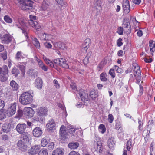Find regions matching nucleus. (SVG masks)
Returning a JSON list of instances; mask_svg holds the SVG:
<instances>
[{
	"mask_svg": "<svg viewBox=\"0 0 155 155\" xmlns=\"http://www.w3.org/2000/svg\"><path fill=\"white\" fill-rule=\"evenodd\" d=\"M33 96L28 92L23 93L19 97V101L24 105L30 104L33 101Z\"/></svg>",
	"mask_w": 155,
	"mask_h": 155,
	"instance_id": "f257e3e1",
	"label": "nucleus"
},
{
	"mask_svg": "<svg viewBox=\"0 0 155 155\" xmlns=\"http://www.w3.org/2000/svg\"><path fill=\"white\" fill-rule=\"evenodd\" d=\"M19 3L20 8L22 10H26L29 9L30 7H32L33 2L31 0H16Z\"/></svg>",
	"mask_w": 155,
	"mask_h": 155,
	"instance_id": "f03ea898",
	"label": "nucleus"
},
{
	"mask_svg": "<svg viewBox=\"0 0 155 155\" xmlns=\"http://www.w3.org/2000/svg\"><path fill=\"white\" fill-rule=\"evenodd\" d=\"M54 62L56 64L59 65L63 68H69V65L68 62L66 60L63 58H59L54 59Z\"/></svg>",
	"mask_w": 155,
	"mask_h": 155,
	"instance_id": "7ed1b4c3",
	"label": "nucleus"
},
{
	"mask_svg": "<svg viewBox=\"0 0 155 155\" xmlns=\"http://www.w3.org/2000/svg\"><path fill=\"white\" fill-rule=\"evenodd\" d=\"M96 138L97 140L94 141V145L93 149L98 153H101L102 148L101 141L99 137H97Z\"/></svg>",
	"mask_w": 155,
	"mask_h": 155,
	"instance_id": "20e7f679",
	"label": "nucleus"
},
{
	"mask_svg": "<svg viewBox=\"0 0 155 155\" xmlns=\"http://www.w3.org/2000/svg\"><path fill=\"white\" fill-rule=\"evenodd\" d=\"M27 125L25 123H19L16 126L15 130L19 134H22L25 133Z\"/></svg>",
	"mask_w": 155,
	"mask_h": 155,
	"instance_id": "39448f33",
	"label": "nucleus"
},
{
	"mask_svg": "<svg viewBox=\"0 0 155 155\" xmlns=\"http://www.w3.org/2000/svg\"><path fill=\"white\" fill-rule=\"evenodd\" d=\"M134 75L137 80V83L139 84L141 78L140 69L139 66H137V67H135L134 70Z\"/></svg>",
	"mask_w": 155,
	"mask_h": 155,
	"instance_id": "423d86ee",
	"label": "nucleus"
},
{
	"mask_svg": "<svg viewBox=\"0 0 155 155\" xmlns=\"http://www.w3.org/2000/svg\"><path fill=\"white\" fill-rule=\"evenodd\" d=\"M77 96H80L81 100L85 102L87 101L88 98V94L87 92L83 89H81L79 90L78 93L77 94Z\"/></svg>",
	"mask_w": 155,
	"mask_h": 155,
	"instance_id": "0eeeda50",
	"label": "nucleus"
},
{
	"mask_svg": "<svg viewBox=\"0 0 155 155\" xmlns=\"http://www.w3.org/2000/svg\"><path fill=\"white\" fill-rule=\"evenodd\" d=\"M46 126L47 130L49 132H53L55 130L56 124L53 120L48 121Z\"/></svg>",
	"mask_w": 155,
	"mask_h": 155,
	"instance_id": "6e6552de",
	"label": "nucleus"
},
{
	"mask_svg": "<svg viewBox=\"0 0 155 155\" xmlns=\"http://www.w3.org/2000/svg\"><path fill=\"white\" fill-rule=\"evenodd\" d=\"M18 22L21 26V27L19 26L18 25H16V26H17L18 28L21 29L22 30V32L24 34L25 36L28 37L27 32L25 30L27 28L26 23L24 21L22 20H20L19 19H18Z\"/></svg>",
	"mask_w": 155,
	"mask_h": 155,
	"instance_id": "1a4fd4ad",
	"label": "nucleus"
},
{
	"mask_svg": "<svg viewBox=\"0 0 155 155\" xmlns=\"http://www.w3.org/2000/svg\"><path fill=\"white\" fill-rule=\"evenodd\" d=\"M24 112L25 115L28 118L33 117L35 114L34 110L30 107H25L24 109Z\"/></svg>",
	"mask_w": 155,
	"mask_h": 155,
	"instance_id": "9d476101",
	"label": "nucleus"
},
{
	"mask_svg": "<svg viewBox=\"0 0 155 155\" xmlns=\"http://www.w3.org/2000/svg\"><path fill=\"white\" fill-rule=\"evenodd\" d=\"M48 110L45 107H40L36 110V113L37 115L43 116H46L47 114Z\"/></svg>",
	"mask_w": 155,
	"mask_h": 155,
	"instance_id": "9b49d317",
	"label": "nucleus"
},
{
	"mask_svg": "<svg viewBox=\"0 0 155 155\" xmlns=\"http://www.w3.org/2000/svg\"><path fill=\"white\" fill-rule=\"evenodd\" d=\"M41 149L39 145H36L33 146L29 150L28 153L30 154L34 155L37 154Z\"/></svg>",
	"mask_w": 155,
	"mask_h": 155,
	"instance_id": "f8f14e48",
	"label": "nucleus"
},
{
	"mask_svg": "<svg viewBox=\"0 0 155 155\" xmlns=\"http://www.w3.org/2000/svg\"><path fill=\"white\" fill-rule=\"evenodd\" d=\"M34 59L37 62L38 66L45 71H47V67L44 64L43 61L40 59L38 58L37 56L34 57Z\"/></svg>",
	"mask_w": 155,
	"mask_h": 155,
	"instance_id": "ddd939ff",
	"label": "nucleus"
},
{
	"mask_svg": "<svg viewBox=\"0 0 155 155\" xmlns=\"http://www.w3.org/2000/svg\"><path fill=\"white\" fill-rule=\"evenodd\" d=\"M28 144L27 143L20 140L18 141L17 146L20 150L24 151L26 150Z\"/></svg>",
	"mask_w": 155,
	"mask_h": 155,
	"instance_id": "4468645a",
	"label": "nucleus"
},
{
	"mask_svg": "<svg viewBox=\"0 0 155 155\" xmlns=\"http://www.w3.org/2000/svg\"><path fill=\"white\" fill-rule=\"evenodd\" d=\"M122 7L124 12L126 13H128L130 12V6L128 0H123Z\"/></svg>",
	"mask_w": 155,
	"mask_h": 155,
	"instance_id": "2eb2a0df",
	"label": "nucleus"
},
{
	"mask_svg": "<svg viewBox=\"0 0 155 155\" xmlns=\"http://www.w3.org/2000/svg\"><path fill=\"white\" fill-rule=\"evenodd\" d=\"M22 134L21 136V138L22 139L21 140L28 144L29 142L30 141L31 139V136L29 134L26 132Z\"/></svg>",
	"mask_w": 155,
	"mask_h": 155,
	"instance_id": "dca6fc26",
	"label": "nucleus"
},
{
	"mask_svg": "<svg viewBox=\"0 0 155 155\" xmlns=\"http://www.w3.org/2000/svg\"><path fill=\"white\" fill-rule=\"evenodd\" d=\"M42 134V131L41 129L39 127H36L33 130V134L35 137H39Z\"/></svg>",
	"mask_w": 155,
	"mask_h": 155,
	"instance_id": "f3484780",
	"label": "nucleus"
},
{
	"mask_svg": "<svg viewBox=\"0 0 155 155\" xmlns=\"http://www.w3.org/2000/svg\"><path fill=\"white\" fill-rule=\"evenodd\" d=\"M43 82L42 79L40 78H37L35 82V85L38 89H41L42 88Z\"/></svg>",
	"mask_w": 155,
	"mask_h": 155,
	"instance_id": "a211bd4d",
	"label": "nucleus"
},
{
	"mask_svg": "<svg viewBox=\"0 0 155 155\" xmlns=\"http://www.w3.org/2000/svg\"><path fill=\"white\" fill-rule=\"evenodd\" d=\"M60 134L61 136L64 138H66L68 137L67 136L68 135L67 130L65 129L64 126L62 125L60 129Z\"/></svg>",
	"mask_w": 155,
	"mask_h": 155,
	"instance_id": "6ab92c4d",
	"label": "nucleus"
},
{
	"mask_svg": "<svg viewBox=\"0 0 155 155\" xmlns=\"http://www.w3.org/2000/svg\"><path fill=\"white\" fill-rule=\"evenodd\" d=\"M91 43V40L90 39L88 38L86 39L84 41V44L81 46L82 49L86 51L87 49L89 47V45Z\"/></svg>",
	"mask_w": 155,
	"mask_h": 155,
	"instance_id": "aec40b11",
	"label": "nucleus"
},
{
	"mask_svg": "<svg viewBox=\"0 0 155 155\" xmlns=\"http://www.w3.org/2000/svg\"><path fill=\"white\" fill-rule=\"evenodd\" d=\"M54 46L56 48L64 50L66 49L65 44L61 42L55 43Z\"/></svg>",
	"mask_w": 155,
	"mask_h": 155,
	"instance_id": "412c9836",
	"label": "nucleus"
},
{
	"mask_svg": "<svg viewBox=\"0 0 155 155\" xmlns=\"http://www.w3.org/2000/svg\"><path fill=\"white\" fill-rule=\"evenodd\" d=\"M8 79V75L2 72V68H0V81L4 82Z\"/></svg>",
	"mask_w": 155,
	"mask_h": 155,
	"instance_id": "4be33fe9",
	"label": "nucleus"
},
{
	"mask_svg": "<svg viewBox=\"0 0 155 155\" xmlns=\"http://www.w3.org/2000/svg\"><path fill=\"white\" fill-rule=\"evenodd\" d=\"M40 38L41 40H50L52 38V36L51 35H47L42 33L40 34Z\"/></svg>",
	"mask_w": 155,
	"mask_h": 155,
	"instance_id": "5701e85b",
	"label": "nucleus"
},
{
	"mask_svg": "<svg viewBox=\"0 0 155 155\" xmlns=\"http://www.w3.org/2000/svg\"><path fill=\"white\" fill-rule=\"evenodd\" d=\"M64 154V150L62 148H59L54 150L52 155H63Z\"/></svg>",
	"mask_w": 155,
	"mask_h": 155,
	"instance_id": "b1692460",
	"label": "nucleus"
},
{
	"mask_svg": "<svg viewBox=\"0 0 155 155\" xmlns=\"http://www.w3.org/2000/svg\"><path fill=\"white\" fill-rule=\"evenodd\" d=\"M30 25L37 30H39L41 29L40 26L36 21H31Z\"/></svg>",
	"mask_w": 155,
	"mask_h": 155,
	"instance_id": "393cba45",
	"label": "nucleus"
},
{
	"mask_svg": "<svg viewBox=\"0 0 155 155\" xmlns=\"http://www.w3.org/2000/svg\"><path fill=\"white\" fill-rule=\"evenodd\" d=\"M79 146V144L78 142H71L68 144V147L71 149L74 150L77 149Z\"/></svg>",
	"mask_w": 155,
	"mask_h": 155,
	"instance_id": "a878e982",
	"label": "nucleus"
},
{
	"mask_svg": "<svg viewBox=\"0 0 155 155\" xmlns=\"http://www.w3.org/2000/svg\"><path fill=\"white\" fill-rule=\"evenodd\" d=\"M12 38L10 35H5L3 38V41L6 44H8L11 41Z\"/></svg>",
	"mask_w": 155,
	"mask_h": 155,
	"instance_id": "bb28decb",
	"label": "nucleus"
},
{
	"mask_svg": "<svg viewBox=\"0 0 155 155\" xmlns=\"http://www.w3.org/2000/svg\"><path fill=\"white\" fill-rule=\"evenodd\" d=\"M10 85L13 90L16 91L18 88V84L14 80L10 82Z\"/></svg>",
	"mask_w": 155,
	"mask_h": 155,
	"instance_id": "cd10ccee",
	"label": "nucleus"
},
{
	"mask_svg": "<svg viewBox=\"0 0 155 155\" xmlns=\"http://www.w3.org/2000/svg\"><path fill=\"white\" fill-rule=\"evenodd\" d=\"M49 3L48 1H44L42 2L41 8L43 10H45L48 8Z\"/></svg>",
	"mask_w": 155,
	"mask_h": 155,
	"instance_id": "c85d7f7f",
	"label": "nucleus"
},
{
	"mask_svg": "<svg viewBox=\"0 0 155 155\" xmlns=\"http://www.w3.org/2000/svg\"><path fill=\"white\" fill-rule=\"evenodd\" d=\"M24 54L21 51H18L15 56V58L17 60H20L24 58Z\"/></svg>",
	"mask_w": 155,
	"mask_h": 155,
	"instance_id": "c756f323",
	"label": "nucleus"
},
{
	"mask_svg": "<svg viewBox=\"0 0 155 155\" xmlns=\"http://www.w3.org/2000/svg\"><path fill=\"white\" fill-rule=\"evenodd\" d=\"M32 40L34 46L37 48H40V43L37 39L35 37H33L32 38Z\"/></svg>",
	"mask_w": 155,
	"mask_h": 155,
	"instance_id": "7c9ffc66",
	"label": "nucleus"
},
{
	"mask_svg": "<svg viewBox=\"0 0 155 155\" xmlns=\"http://www.w3.org/2000/svg\"><path fill=\"white\" fill-rule=\"evenodd\" d=\"M49 142L48 138L46 137H45L41 140V145L43 147H45Z\"/></svg>",
	"mask_w": 155,
	"mask_h": 155,
	"instance_id": "2f4dec72",
	"label": "nucleus"
},
{
	"mask_svg": "<svg viewBox=\"0 0 155 155\" xmlns=\"http://www.w3.org/2000/svg\"><path fill=\"white\" fill-rule=\"evenodd\" d=\"M123 25L124 28H128V31H127L128 32V33L130 32L131 31L130 26V23L128 20H127L126 22L124 21L123 23Z\"/></svg>",
	"mask_w": 155,
	"mask_h": 155,
	"instance_id": "473e14b6",
	"label": "nucleus"
},
{
	"mask_svg": "<svg viewBox=\"0 0 155 155\" xmlns=\"http://www.w3.org/2000/svg\"><path fill=\"white\" fill-rule=\"evenodd\" d=\"M57 3L61 6V10L64 9L67 5L66 3L64 2V0H56Z\"/></svg>",
	"mask_w": 155,
	"mask_h": 155,
	"instance_id": "72a5a7b5",
	"label": "nucleus"
},
{
	"mask_svg": "<svg viewBox=\"0 0 155 155\" xmlns=\"http://www.w3.org/2000/svg\"><path fill=\"white\" fill-rule=\"evenodd\" d=\"M28 72L31 77L35 78L38 76V73L34 69L30 70Z\"/></svg>",
	"mask_w": 155,
	"mask_h": 155,
	"instance_id": "f704fd0d",
	"label": "nucleus"
},
{
	"mask_svg": "<svg viewBox=\"0 0 155 155\" xmlns=\"http://www.w3.org/2000/svg\"><path fill=\"white\" fill-rule=\"evenodd\" d=\"M0 110V120H2L6 118L7 116L5 110L4 109H1Z\"/></svg>",
	"mask_w": 155,
	"mask_h": 155,
	"instance_id": "c9c22d12",
	"label": "nucleus"
},
{
	"mask_svg": "<svg viewBox=\"0 0 155 155\" xmlns=\"http://www.w3.org/2000/svg\"><path fill=\"white\" fill-rule=\"evenodd\" d=\"M153 41L152 40H150L149 41V46L150 51L154 52L155 51V45Z\"/></svg>",
	"mask_w": 155,
	"mask_h": 155,
	"instance_id": "e433bc0d",
	"label": "nucleus"
},
{
	"mask_svg": "<svg viewBox=\"0 0 155 155\" xmlns=\"http://www.w3.org/2000/svg\"><path fill=\"white\" fill-rule=\"evenodd\" d=\"M15 111L13 110L11 108H8L7 111V116L8 117H10L15 114L16 112Z\"/></svg>",
	"mask_w": 155,
	"mask_h": 155,
	"instance_id": "4c0bfd02",
	"label": "nucleus"
},
{
	"mask_svg": "<svg viewBox=\"0 0 155 155\" xmlns=\"http://www.w3.org/2000/svg\"><path fill=\"white\" fill-rule=\"evenodd\" d=\"M107 75L106 73L103 72L100 75V79L101 80L103 81H106L107 79Z\"/></svg>",
	"mask_w": 155,
	"mask_h": 155,
	"instance_id": "58836bf2",
	"label": "nucleus"
},
{
	"mask_svg": "<svg viewBox=\"0 0 155 155\" xmlns=\"http://www.w3.org/2000/svg\"><path fill=\"white\" fill-rule=\"evenodd\" d=\"M32 119L33 121H37L42 122L43 121V119L41 116H35Z\"/></svg>",
	"mask_w": 155,
	"mask_h": 155,
	"instance_id": "ea45409f",
	"label": "nucleus"
},
{
	"mask_svg": "<svg viewBox=\"0 0 155 155\" xmlns=\"http://www.w3.org/2000/svg\"><path fill=\"white\" fill-rule=\"evenodd\" d=\"M115 128L118 131V132L121 133L122 132L123 130L121 125L117 123L115 126Z\"/></svg>",
	"mask_w": 155,
	"mask_h": 155,
	"instance_id": "a19ab883",
	"label": "nucleus"
},
{
	"mask_svg": "<svg viewBox=\"0 0 155 155\" xmlns=\"http://www.w3.org/2000/svg\"><path fill=\"white\" fill-rule=\"evenodd\" d=\"M4 20L7 23H11L12 22V19L8 15H5L4 17Z\"/></svg>",
	"mask_w": 155,
	"mask_h": 155,
	"instance_id": "79ce46f5",
	"label": "nucleus"
},
{
	"mask_svg": "<svg viewBox=\"0 0 155 155\" xmlns=\"http://www.w3.org/2000/svg\"><path fill=\"white\" fill-rule=\"evenodd\" d=\"M2 130L3 131L6 133L9 132L10 130V129L8 128V126L6 124H4L2 127Z\"/></svg>",
	"mask_w": 155,
	"mask_h": 155,
	"instance_id": "37998d69",
	"label": "nucleus"
},
{
	"mask_svg": "<svg viewBox=\"0 0 155 155\" xmlns=\"http://www.w3.org/2000/svg\"><path fill=\"white\" fill-rule=\"evenodd\" d=\"M108 144L110 148L111 149L114 147L115 145L113 140L111 139H109L108 140Z\"/></svg>",
	"mask_w": 155,
	"mask_h": 155,
	"instance_id": "c03bdc74",
	"label": "nucleus"
},
{
	"mask_svg": "<svg viewBox=\"0 0 155 155\" xmlns=\"http://www.w3.org/2000/svg\"><path fill=\"white\" fill-rule=\"evenodd\" d=\"M91 53L89 52L87 56H86L84 58L83 60V63L85 64H87L88 62V59L90 55H91Z\"/></svg>",
	"mask_w": 155,
	"mask_h": 155,
	"instance_id": "a18cd8bd",
	"label": "nucleus"
},
{
	"mask_svg": "<svg viewBox=\"0 0 155 155\" xmlns=\"http://www.w3.org/2000/svg\"><path fill=\"white\" fill-rule=\"evenodd\" d=\"M38 155H48L47 149H43L41 150L39 152Z\"/></svg>",
	"mask_w": 155,
	"mask_h": 155,
	"instance_id": "49530a36",
	"label": "nucleus"
},
{
	"mask_svg": "<svg viewBox=\"0 0 155 155\" xmlns=\"http://www.w3.org/2000/svg\"><path fill=\"white\" fill-rule=\"evenodd\" d=\"M12 74H15V76H16L19 74V71L18 69L15 67L12 69Z\"/></svg>",
	"mask_w": 155,
	"mask_h": 155,
	"instance_id": "de8ad7c7",
	"label": "nucleus"
},
{
	"mask_svg": "<svg viewBox=\"0 0 155 155\" xmlns=\"http://www.w3.org/2000/svg\"><path fill=\"white\" fill-rule=\"evenodd\" d=\"M17 103L14 102L13 103L10 104L8 108L12 109L13 110L16 111V110Z\"/></svg>",
	"mask_w": 155,
	"mask_h": 155,
	"instance_id": "09e8293b",
	"label": "nucleus"
},
{
	"mask_svg": "<svg viewBox=\"0 0 155 155\" xmlns=\"http://www.w3.org/2000/svg\"><path fill=\"white\" fill-rule=\"evenodd\" d=\"M127 149L128 150H130L131 147V140H129L127 143L126 144Z\"/></svg>",
	"mask_w": 155,
	"mask_h": 155,
	"instance_id": "8fccbe9b",
	"label": "nucleus"
},
{
	"mask_svg": "<svg viewBox=\"0 0 155 155\" xmlns=\"http://www.w3.org/2000/svg\"><path fill=\"white\" fill-rule=\"evenodd\" d=\"M45 62L48 65L50 66L51 67H54V65L53 63L48 59Z\"/></svg>",
	"mask_w": 155,
	"mask_h": 155,
	"instance_id": "3c124183",
	"label": "nucleus"
},
{
	"mask_svg": "<svg viewBox=\"0 0 155 155\" xmlns=\"http://www.w3.org/2000/svg\"><path fill=\"white\" fill-rule=\"evenodd\" d=\"M108 122L110 123H112L114 120V117L112 114H109L108 115Z\"/></svg>",
	"mask_w": 155,
	"mask_h": 155,
	"instance_id": "603ef678",
	"label": "nucleus"
},
{
	"mask_svg": "<svg viewBox=\"0 0 155 155\" xmlns=\"http://www.w3.org/2000/svg\"><path fill=\"white\" fill-rule=\"evenodd\" d=\"M109 74L111 76L112 78H115V74L114 73V69H110L109 71Z\"/></svg>",
	"mask_w": 155,
	"mask_h": 155,
	"instance_id": "864d4df0",
	"label": "nucleus"
},
{
	"mask_svg": "<svg viewBox=\"0 0 155 155\" xmlns=\"http://www.w3.org/2000/svg\"><path fill=\"white\" fill-rule=\"evenodd\" d=\"M117 32L120 35H122L123 32V27H120L118 28Z\"/></svg>",
	"mask_w": 155,
	"mask_h": 155,
	"instance_id": "5fc2aeb1",
	"label": "nucleus"
},
{
	"mask_svg": "<svg viewBox=\"0 0 155 155\" xmlns=\"http://www.w3.org/2000/svg\"><path fill=\"white\" fill-rule=\"evenodd\" d=\"M3 69V70H2V72L7 74L8 72V70L7 66L6 65L4 66Z\"/></svg>",
	"mask_w": 155,
	"mask_h": 155,
	"instance_id": "6e6d98bb",
	"label": "nucleus"
},
{
	"mask_svg": "<svg viewBox=\"0 0 155 155\" xmlns=\"http://www.w3.org/2000/svg\"><path fill=\"white\" fill-rule=\"evenodd\" d=\"M54 84L56 88H59L60 87V84L58 83V81L55 79L53 81Z\"/></svg>",
	"mask_w": 155,
	"mask_h": 155,
	"instance_id": "4d7b16f0",
	"label": "nucleus"
},
{
	"mask_svg": "<svg viewBox=\"0 0 155 155\" xmlns=\"http://www.w3.org/2000/svg\"><path fill=\"white\" fill-rule=\"evenodd\" d=\"M44 45L45 48L48 49H50L52 47V45L49 43L46 42L44 43Z\"/></svg>",
	"mask_w": 155,
	"mask_h": 155,
	"instance_id": "13d9d810",
	"label": "nucleus"
},
{
	"mask_svg": "<svg viewBox=\"0 0 155 155\" xmlns=\"http://www.w3.org/2000/svg\"><path fill=\"white\" fill-rule=\"evenodd\" d=\"M138 123L139 124V129L140 130H142L143 129V123L141 121L139 120V119H138Z\"/></svg>",
	"mask_w": 155,
	"mask_h": 155,
	"instance_id": "bf43d9fd",
	"label": "nucleus"
},
{
	"mask_svg": "<svg viewBox=\"0 0 155 155\" xmlns=\"http://www.w3.org/2000/svg\"><path fill=\"white\" fill-rule=\"evenodd\" d=\"M70 86L73 90V91L75 93L76 91H77V89L76 87V85L75 84H72L70 85Z\"/></svg>",
	"mask_w": 155,
	"mask_h": 155,
	"instance_id": "052dcab7",
	"label": "nucleus"
},
{
	"mask_svg": "<svg viewBox=\"0 0 155 155\" xmlns=\"http://www.w3.org/2000/svg\"><path fill=\"white\" fill-rule=\"evenodd\" d=\"M76 106L78 108L83 107H84V106L83 103L79 102H78L77 103Z\"/></svg>",
	"mask_w": 155,
	"mask_h": 155,
	"instance_id": "680f3d73",
	"label": "nucleus"
},
{
	"mask_svg": "<svg viewBox=\"0 0 155 155\" xmlns=\"http://www.w3.org/2000/svg\"><path fill=\"white\" fill-rule=\"evenodd\" d=\"M122 39L121 38H119L117 41V45L119 46L120 47L122 46L123 45V43L121 42Z\"/></svg>",
	"mask_w": 155,
	"mask_h": 155,
	"instance_id": "e2e57ef3",
	"label": "nucleus"
},
{
	"mask_svg": "<svg viewBox=\"0 0 155 155\" xmlns=\"http://www.w3.org/2000/svg\"><path fill=\"white\" fill-rule=\"evenodd\" d=\"M67 131L71 134H73L75 132V129L73 128H71L68 130Z\"/></svg>",
	"mask_w": 155,
	"mask_h": 155,
	"instance_id": "0e129e2a",
	"label": "nucleus"
},
{
	"mask_svg": "<svg viewBox=\"0 0 155 155\" xmlns=\"http://www.w3.org/2000/svg\"><path fill=\"white\" fill-rule=\"evenodd\" d=\"M54 143L53 142H51L49 143L48 146V148L50 150H51L54 148Z\"/></svg>",
	"mask_w": 155,
	"mask_h": 155,
	"instance_id": "69168bd1",
	"label": "nucleus"
},
{
	"mask_svg": "<svg viewBox=\"0 0 155 155\" xmlns=\"http://www.w3.org/2000/svg\"><path fill=\"white\" fill-rule=\"evenodd\" d=\"M18 67L20 70L23 72L24 70L25 67L24 65L22 64H19L18 65Z\"/></svg>",
	"mask_w": 155,
	"mask_h": 155,
	"instance_id": "338daca9",
	"label": "nucleus"
},
{
	"mask_svg": "<svg viewBox=\"0 0 155 155\" xmlns=\"http://www.w3.org/2000/svg\"><path fill=\"white\" fill-rule=\"evenodd\" d=\"M68 155H80V154L78 152L72 151L69 153Z\"/></svg>",
	"mask_w": 155,
	"mask_h": 155,
	"instance_id": "774afa93",
	"label": "nucleus"
}]
</instances>
